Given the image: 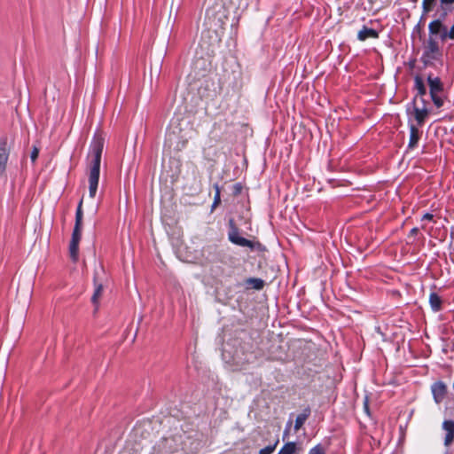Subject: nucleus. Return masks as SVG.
Segmentation results:
<instances>
[{
  "label": "nucleus",
  "mask_w": 454,
  "mask_h": 454,
  "mask_svg": "<svg viewBox=\"0 0 454 454\" xmlns=\"http://www.w3.org/2000/svg\"><path fill=\"white\" fill-rule=\"evenodd\" d=\"M105 139L101 134L96 133L90 144V155L92 157L89 173V195L95 198L100 174L101 156Z\"/></svg>",
  "instance_id": "obj_1"
},
{
  "label": "nucleus",
  "mask_w": 454,
  "mask_h": 454,
  "mask_svg": "<svg viewBox=\"0 0 454 454\" xmlns=\"http://www.w3.org/2000/svg\"><path fill=\"white\" fill-rule=\"evenodd\" d=\"M442 56V51L439 47L438 42L429 36L427 45L422 55V61L425 65L432 64L434 60H438Z\"/></svg>",
  "instance_id": "obj_2"
},
{
  "label": "nucleus",
  "mask_w": 454,
  "mask_h": 454,
  "mask_svg": "<svg viewBox=\"0 0 454 454\" xmlns=\"http://www.w3.org/2000/svg\"><path fill=\"white\" fill-rule=\"evenodd\" d=\"M228 226V239L232 244L251 249L254 247L253 241L239 236V229L233 219L229 220Z\"/></svg>",
  "instance_id": "obj_3"
},
{
  "label": "nucleus",
  "mask_w": 454,
  "mask_h": 454,
  "mask_svg": "<svg viewBox=\"0 0 454 454\" xmlns=\"http://www.w3.org/2000/svg\"><path fill=\"white\" fill-rule=\"evenodd\" d=\"M82 203L83 200L82 199L77 206L76 213H75V223L74 227L72 233L71 241L80 243L82 238Z\"/></svg>",
  "instance_id": "obj_4"
},
{
  "label": "nucleus",
  "mask_w": 454,
  "mask_h": 454,
  "mask_svg": "<svg viewBox=\"0 0 454 454\" xmlns=\"http://www.w3.org/2000/svg\"><path fill=\"white\" fill-rule=\"evenodd\" d=\"M431 392L433 395L434 401L439 404L441 403L446 397L448 393L447 385L441 380L435 381L431 386Z\"/></svg>",
  "instance_id": "obj_5"
},
{
  "label": "nucleus",
  "mask_w": 454,
  "mask_h": 454,
  "mask_svg": "<svg viewBox=\"0 0 454 454\" xmlns=\"http://www.w3.org/2000/svg\"><path fill=\"white\" fill-rule=\"evenodd\" d=\"M10 155L8 146V138L6 137L0 138V176L5 172L7 161Z\"/></svg>",
  "instance_id": "obj_6"
},
{
  "label": "nucleus",
  "mask_w": 454,
  "mask_h": 454,
  "mask_svg": "<svg viewBox=\"0 0 454 454\" xmlns=\"http://www.w3.org/2000/svg\"><path fill=\"white\" fill-rule=\"evenodd\" d=\"M442 427L445 432L444 445L449 447L454 442V420L445 419L442 422Z\"/></svg>",
  "instance_id": "obj_7"
},
{
  "label": "nucleus",
  "mask_w": 454,
  "mask_h": 454,
  "mask_svg": "<svg viewBox=\"0 0 454 454\" xmlns=\"http://www.w3.org/2000/svg\"><path fill=\"white\" fill-rule=\"evenodd\" d=\"M414 89L417 90V95L414 97L412 104H415L417 98L420 97L423 105H425L426 100L423 98V97L427 94V88L422 77L419 75H416L414 78Z\"/></svg>",
  "instance_id": "obj_8"
},
{
  "label": "nucleus",
  "mask_w": 454,
  "mask_h": 454,
  "mask_svg": "<svg viewBox=\"0 0 454 454\" xmlns=\"http://www.w3.org/2000/svg\"><path fill=\"white\" fill-rule=\"evenodd\" d=\"M413 114L417 121V125L422 127L429 114L428 109L426 107V104L422 108H419L416 103L413 104Z\"/></svg>",
  "instance_id": "obj_9"
},
{
  "label": "nucleus",
  "mask_w": 454,
  "mask_h": 454,
  "mask_svg": "<svg viewBox=\"0 0 454 454\" xmlns=\"http://www.w3.org/2000/svg\"><path fill=\"white\" fill-rule=\"evenodd\" d=\"M410 139L408 143V148L412 150L417 147L418 143L422 135V131L419 129L414 124H410Z\"/></svg>",
  "instance_id": "obj_10"
},
{
  "label": "nucleus",
  "mask_w": 454,
  "mask_h": 454,
  "mask_svg": "<svg viewBox=\"0 0 454 454\" xmlns=\"http://www.w3.org/2000/svg\"><path fill=\"white\" fill-rule=\"evenodd\" d=\"M429 35H437L442 33H448L447 27L443 25L441 19L432 20L428 25Z\"/></svg>",
  "instance_id": "obj_11"
},
{
  "label": "nucleus",
  "mask_w": 454,
  "mask_h": 454,
  "mask_svg": "<svg viewBox=\"0 0 454 454\" xmlns=\"http://www.w3.org/2000/svg\"><path fill=\"white\" fill-rule=\"evenodd\" d=\"M380 36L379 32L373 28L364 26L357 33V39L364 42L367 39H378Z\"/></svg>",
  "instance_id": "obj_12"
},
{
  "label": "nucleus",
  "mask_w": 454,
  "mask_h": 454,
  "mask_svg": "<svg viewBox=\"0 0 454 454\" xmlns=\"http://www.w3.org/2000/svg\"><path fill=\"white\" fill-rule=\"evenodd\" d=\"M427 83L429 86V93L442 92L443 84L439 77H433L431 74L427 77Z\"/></svg>",
  "instance_id": "obj_13"
},
{
  "label": "nucleus",
  "mask_w": 454,
  "mask_h": 454,
  "mask_svg": "<svg viewBox=\"0 0 454 454\" xmlns=\"http://www.w3.org/2000/svg\"><path fill=\"white\" fill-rule=\"evenodd\" d=\"M94 293L91 296V302L96 306V308H98L104 286L101 283L98 282L96 275L94 276Z\"/></svg>",
  "instance_id": "obj_14"
},
{
  "label": "nucleus",
  "mask_w": 454,
  "mask_h": 454,
  "mask_svg": "<svg viewBox=\"0 0 454 454\" xmlns=\"http://www.w3.org/2000/svg\"><path fill=\"white\" fill-rule=\"evenodd\" d=\"M310 409L309 407L305 408L301 413H300L295 419L294 423V430L297 432L300 428L304 425L305 421L310 415Z\"/></svg>",
  "instance_id": "obj_15"
},
{
  "label": "nucleus",
  "mask_w": 454,
  "mask_h": 454,
  "mask_svg": "<svg viewBox=\"0 0 454 454\" xmlns=\"http://www.w3.org/2000/svg\"><path fill=\"white\" fill-rule=\"evenodd\" d=\"M429 304L433 311L438 312L442 309V300L436 293L429 295Z\"/></svg>",
  "instance_id": "obj_16"
},
{
  "label": "nucleus",
  "mask_w": 454,
  "mask_h": 454,
  "mask_svg": "<svg viewBox=\"0 0 454 454\" xmlns=\"http://www.w3.org/2000/svg\"><path fill=\"white\" fill-rule=\"evenodd\" d=\"M215 195L211 205V212H213L221 204V188L218 184H214Z\"/></svg>",
  "instance_id": "obj_17"
},
{
  "label": "nucleus",
  "mask_w": 454,
  "mask_h": 454,
  "mask_svg": "<svg viewBox=\"0 0 454 454\" xmlns=\"http://www.w3.org/2000/svg\"><path fill=\"white\" fill-rule=\"evenodd\" d=\"M437 0H422V16L430 13L435 7Z\"/></svg>",
  "instance_id": "obj_18"
},
{
  "label": "nucleus",
  "mask_w": 454,
  "mask_h": 454,
  "mask_svg": "<svg viewBox=\"0 0 454 454\" xmlns=\"http://www.w3.org/2000/svg\"><path fill=\"white\" fill-rule=\"evenodd\" d=\"M246 283L255 290H262L265 285L262 279L257 278H249L246 280Z\"/></svg>",
  "instance_id": "obj_19"
},
{
  "label": "nucleus",
  "mask_w": 454,
  "mask_h": 454,
  "mask_svg": "<svg viewBox=\"0 0 454 454\" xmlns=\"http://www.w3.org/2000/svg\"><path fill=\"white\" fill-rule=\"evenodd\" d=\"M296 443L294 442H286L278 454H296Z\"/></svg>",
  "instance_id": "obj_20"
},
{
  "label": "nucleus",
  "mask_w": 454,
  "mask_h": 454,
  "mask_svg": "<svg viewBox=\"0 0 454 454\" xmlns=\"http://www.w3.org/2000/svg\"><path fill=\"white\" fill-rule=\"evenodd\" d=\"M69 254L73 262H76L79 256V243L70 241Z\"/></svg>",
  "instance_id": "obj_21"
},
{
  "label": "nucleus",
  "mask_w": 454,
  "mask_h": 454,
  "mask_svg": "<svg viewBox=\"0 0 454 454\" xmlns=\"http://www.w3.org/2000/svg\"><path fill=\"white\" fill-rule=\"evenodd\" d=\"M278 444V439H277L272 444H270L259 450L258 454H272Z\"/></svg>",
  "instance_id": "obj_22"
},
{
  "label": "nucleus",
  "mask_w": 454,
  "mask_h": 454,
  "mask_svg": "<svg viewBox=\"0 0 454 454\" xmlns=\"http://www.w3.org/2000/svg\"><path fill=\"white\" fill-rule=\"evenodd\" d=\"M440 93L441 92H435L434 94H430L431 99L437 108L442 107L444 103L443 99L439 95Z\"/></svg>",
  "instance_id": "obj_23"
},
{
  "label": "nucleus",
  "mask_w": 454,
  "mask_h": 454,
  "mask_svg": "<svg viewBox=\"0 0 454 454\" xmlns=\"http://www.w3.org/2000/svg\"><path fill=\"white\" fill-rule=\"evenodd\" d=\"M440 38L442 41H445L446 39L454 40V24L448 30V33H442Z\"/></svg>",
  "instance_id": "obj_24"
},
{
  "label": "nucleus",
  "mask_w": 454,
  "mask_h": 454,
  "mask_svg": "<svg viewBox=\"0 0 454 454\" xmlns=\"http://www.w3.org/2000/svg\"><path fill=\"white\" fill-rule=\"evenodd\" d=\"M309 454H325V450L321 444H317L309 450Z\"/></svg>",
  "instance_id": "obj_25"
},
{
  "label": "nucleus",
  "mask_w": 454,
  "mask_h": 454,
  "mask_svg": "<svg viewBox=\"0 0 454 454\" xmlns=\"http://www.w3.org/2000/svg\"><path fill=\"white\" fill-rule=\"evenodd\" d=\"M243 191V185L240 183H236L232 187V195L239 196Z\"/></svg>",
  "instance_id": "obj_26"
},
{
  "label": "nucleus",
  "mask_w": 454,
  "mask_h": 454,
  "mask_svg": "<svg viewBox=\"0 0 454 454\" xmlns=\"http://www.w3.org/2000/svg\"><path fill=\"white\" fill-rule=\"evenodd\" d=\"M450 11L451 9L450 7L441 8V14L439 19H441L442 21L445 20Z\"/></svg>",
  "instance_id": "obj_27"
},
{
  "label": "nucleus",
  "mask_w": 454,
  "mask_h": 454,
  "mask_svg": "<svg viewBox=\"0 0 454 454\" xmlns=\"http://www.w3.org/2000/svg\"><path fill=\"white\" fill-rule=\"evenodd\" d=\"M38 155H39V149L35 146L30 154L31 160L33 162H35L36 160V159L38 158Z\"/></svg>",
  "instance_id": "obj_28"
},
{
  "label": "nucleus",
  "mask_w": 454,
  "mask_h": 454,
  "mask_svg": "<svg viewBox=\"0 0 454 454\" xmlns=\"http://www.w3.org/2000/svg\"><path fill=\"white\" fill-rule=\"evenodd\" d=\"M453 4L454 0H440L441 8L450 7Z\"/></svg>",
  "instance_id": "obj_29"
},
{
  "label": "nucleus",
  "mask_w": 454,
  "mask_h": 454,
  "mask_svg": "<svg viewBox=\"0 0 454 454\" xmlns=\"http://www.w3.org/2000/svg\"><path fill=\"white\" fill-rule=\"evenodd\" d=\"M364 412H365L368 416H370V415H371V413H370V408H369V400H368V397H367V396L364 398Z\"/></svg>",
  "instance_id": "obj_30"
},
{
  "label": "nucleus",
  "mask_w": 454,
  "mask_h": 454,
  "mask_svg": "<svg viewBox=\"0 0 454 454\" xmlns=\"http://www.w3.org/2000/svg\"><path fill=\"white\" fill-rule=\"evenodd\" d=\"M434 219V215L431 214V213H426L423 215L421 220H427V221H432Z\"/></svg>",
  "instance_id": "obj_31"
},
{
  "label": "nucleus",
  "mask_w": 454,
  "mask_h": 454,
  "mask_svg": "<svg viewBox=\"0 0 454 454\" xmlns=\"http://www.w3.org/2000/svg\"><path fill=\"white\" fill-rule=\"evenodd\" d=\"M418 232H419V228L414 227V228H412V229L410 231V234H409V236H415V235H417V234H418Z\"/></svg>",
  "instance_id": "obj_32"
},
{
  "label": "nucleus",
  "mask_w": 454,
  "mask_h": 454,
  "mask_svg": "<svg viewBox=\"0 0 454 454\" xmlns=\"http://www.w3.org/2000/svg\"><path fill=\"white\" fill-rule=\"evenodd\" d=\"M453 388H454V381H453Z\"/></svg>",
  "instance_id": "obj_33"
}]
</instances>
